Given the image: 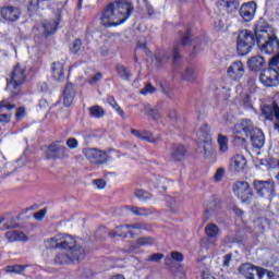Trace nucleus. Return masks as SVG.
<instances>
[{"mask_svg": "<svg viewBox=\"0 0 279 279\" xmlns=\"http://www.w3.org/2000/svg\"><path fill=\"white\" fill-rule=\"evenodd\" d=\"M134 12L132 2L117 0L107 4L100 16V23L104 27H119L123 25Z\"/></svg>", "mask_w": 279, "mask_h": 279, "instance_id": "nucleus-1", "label": "nucleus"}, {"mask_svg": "<svg viewBox=\"0 0 279 279\" xmlns=\"http://www.w3.org/2000/svg\"><path fill=\"white\" fill-rule=\"evenodd\" d=\"M256 45L263 53L272 56L279 51V39L271 35V25L264 20H259L255 25Z\"/></svg>", "mask_w": 279, "mask_h": 279, "instance_id": "nucleus-2", "label": "nucleus"}, {"mask_svg": "<svg viewBox=\"0 0 279 279\" xmlns=\"http://www.w3.org/2000/svg\"><path fill=\"white\" fill-rule=\"evenodd\" d=\"M7 78V88L11 90L9 99L14 101V99H21L23 97V84L27 82V68L16 63Z\"/></svg>", "mask_w": 279, "mask_h": 279, "instance_id": "nucleus-3", "label": "nucleus"}, {"mask_svg": "<svg viewBox=\"0 0 279 279\" xmlns=\"http://www.w3.org/2000/svg\"><path fill=\"white\" fill-rule=\"evenodd\" d=\"M232 132L233 134L250 136L254 149H263L265 147V133H263V130L254 128L252 120L246 119L234 124Z\"/></svg>", "mask_w": 279, "mask_h": 279, "instance_id": "nucleus-4", "label": "nucleus"}, {"mask_svg": "<svg viewBox=\"0 0 279 279\" xmlns=\"http://www.w3.org/2000/svg\"><path fill=\"white\" fill-rule=\"evenodd\" d=\"M49 250H68L70 254H76L80 250H84V247L77 245V242L73 236L69 234H57L53 238H50L46 241Z\"/></svg>", "mask_w": 279, "mask_h": 279, "instance_id": "nucleus-5", "label": "nucleus"}, {"mask_svg": "<svg viewBox=\"0 0 279 279\" xmlns=\"http://www.w3.org/2000/svg\"><path fill=\"white\" fill-rule=\"evenodd\" d=\"M254 45H256V28L254 32L247 29L241 31L236 38L238 56H247L254 49Z\"/></svg>", "mask_w": 279, "mask_h": 279, "instance_id": "nucleus-6", "label": "nucleus"}, {"mask_svg": "<svg viewBox=\"0 0 279 279\" xmlns=\"http://www.w3.org/2000/svg\"><path fill=\"white\" fill-rule=\"evenodd\" d=\"M57 8L59 9L54 12V19L47 20L43 23L45 38L53 36V34L58 32L60 23H62V12H64V2H58Z\"/></svg>", "mask_w": 279, "mask_h": 279, "instance_id": "nucleus-7", "label": "nucleus"}, {"mask_svg": "<svg viewBox=\"0 0 279 279\" xmlns=\"http://www.w3.org/2000/svg\"><path fill=\"white\" fill-rule=\"evenodd\" d=\"M86 256V251L80 248L77 255L74 253H58L54 256L53 263L54 265H71V263H80L84 260Z\"/></svg>", "mask_w": 279, "mask_h": 279, "instance_id": "nucleus-8", "label": "nucleus"}, {"mask_svg": "<svg viewBox=\"0 0 279 279\" xmlns=\"http://www.w3.org/2000/svg\"><path fill=\"white\" fill-rule=\"evenodd\" d=\"M233 193L242 202V204H247V202L254 197V191L247 181L235 182Z\"/></svg>", "mask_w": 279, "mask_h": 279, "instance_id": "nucleus-9", "label": "nucleus"}, {"mask_svg": "<svg viewBox=\"0 0 279 279\" xmlns=\"http://www.w3.org/2000/svg\"><path fill=\"white\" fill-rule=\"evenodd\" d=\"M253 189L259 197H271L276 191V182L274 179H269L267 181L254 180Z\"/></svg>", "mask_w": 279, "mask_h": 279, "instance_id": "nucleus-10", "label": "nucleus"}, {"mask_svg": "<svg viewBox=\"0 0 279 279\" xmlns=\"http://www.w3.org/2000/svg\"><path fill=\"white\" fill-rule=\"evenodd\" d=\"M265 271H267V269L250 263L242 264L239 267V274L244 276L246 279H255L256 276L258 279H263L265 278Z\"/></svg>", "mask_w": 279, "mask_h": 279, "instance_id": "nucleus-11", "label": "nucleus"}, {"mask_svg": "<svg viewBox=\"0 0 279 279\" xmlns=\"http://www.w3.org/2000/svg\"><path fill=\"white\" fill-rule=\"evenodd\" d=\"M83 154L92 165H106L108 162V153L98 148H85Z\"/></svg>", "mask_w": 279, "mask_h": 279, "instance_id": "nucleus-12", "label": "nucleus"}, {"mask_svg": "<svg viewBox=\"0 0 279 279\" xmlns=\"http://www.w3.org/2000/svg\"><path fill=\"white\" fill-rule=\"evenodd\" d=\"M0 19L4 23H16L21 19V9L14 5H4L0 8Z\"/></svg>", "mask_w": 279, "mask_h": 279, "instance_id": "nucleus-13", "label": "nucleus"}, {"mask_svg": "<svg viewBox=\"0 0 279 279\" xmlns=\"http://www.w3.org/2000/svg\"><path fill=\"white\" fill-rule=\"evenodd\" d=\"M69 158V149L65 146L50 144L46 150V160H62Z\"/></svg>", "mask_w": 279, "mask_h": 279, "instance_id": "nucleus-14", "label": "nucleus"}, {"mask_svg": "<svg viewBox=\"0 0 279 279\" xmlns=\"http://www.w3.org/2000/svg\"><path fill=\"white\" fill-rule=\"evenodd\" d=\"M256 10H257L256 2L250 1V2L243 3L240 7L239 14L245 23H250V21H254Z\"/></svg>", "mask_w": 279, "mask_h": 279, "instance_id": "nucleus-15", "label": "nucleus"}, {"mask_svg": "<svg viewBox=\"0 0 279 279\" xmlns=\"http://www.w3.org/2000/svg\"><path fill=\"white\" fill-rule=\"evenodd\" d=\"M247 168V159L243 155H235L231 158L229 165L230 173H241Z\"/></svg>", "mask_w": 279, "mask_h": 279, "instance_id": "nucleus-16", "label": "nucleus"}, {"mask_svg": "<svg viewBox=\"0 0 279 279\" xmlns=\"http://www.w3.org/2000/svg\"><path fill=\"white\" fill-rule=\"evenodd\" d=\"M227 73L231 80L239 82L243 75H245V66L241 61H234L227 70Z\"/></svg>", "mask_w": 279, "mask_h": 279, "instance_id": "nucleus-17", "label": "nucleus"}, {"mask_svg": "<svg viewBox=\"0 0 279 279\" xmlns=\"http://www.w3.org/2000/svg\"><path fill=\"white\" fill-rule=\"evenodd\" d=\"M75 85H73L71 82L66 83L62 94V101L65 108H71L73 106V101H75Z\"/></svg>", "mask_w": 279, "mask_h": 279, "instance_id": "nucleus-18", "label": "nucleus"}, {"mask_svg": "<svg viewBox=\"0 0 279 279\" xmlns=\"http://www.w3.org/2000/svg\"><path fill=\"white\" fill-rule=\"evenodd\" d=\"M248 70L253 73H260L267 68V61L262 56H255L247 61Z\"/></svg>", "mask_w": 279, "mask_h": 279, "instance_id": "nucleus-19", "label": "nucleus"}, {"mask_svg": "<svg viewBox=\"0 0 279 279\" xmlns=\"http://www.w3.org/2000/svg\"><path fill=\"white\" fill-rule=\"evenodd\" d=\"M217 7L225 10V12H227V14H234V12H239V8H241V1H239V0H218Z\"/></svg>", "mask_w": 279, "mask_h": 279, "instance_id": "nucleus-20", "label": "nucleus"}, {"mask_svg": "<svg viewBox=\"0 0 279 279\" xmlns=\"http://www.w3.org/2000/svg\"><path fill=\"white\" fill-rule=\"evenodd\" d=\"M189 150L182 144H174L171 148L170 156L175 162H182L186 158Z\"/></svg>", "mask_w": 279, "mask_h": 279, "instance_id": "nucleus-21", "label": "nucleus"}, {"mask_svg": "<svg viewBox=\"0 0 279 279\" xmlns=\"http://www.w3.org/2000/svg\"><path fill=\"white\" fill-rule=\"evenodd\" d=\"M4 239H7L9 243H16V242L25 243L29 241V238L25 233H23V231H16V230L8 231L4 234Z\"/></svg>", "mask_w": 279, "mask_h": 279, "instance_id": "nucleus-22", "label": "nucleus"}, {"mask_svg": "<svg viewBox=\"0 0 279 279\" xmlns=\"http://www.w3.org/2000/svg\"><path fill=\"white\" fill-rule=\"evenodd\" d=\"M131 134L141 141H146V143H156L158 141V137H155L149 131H138L136 129H132Z\"/></svg>", "mask_w": 279, "mask_h": 279, "instance_id": "nucleus-23", "label": "nucleus"}, {"mask_svg": "<svg viewBox=\"0 0 279 279\" xmlns=\"http://www.w3.org/2000/svg\"><path fill=\"white\" fill-rule=\"evenodd\" d=\"M52 77L57 82H64V64L60 62H53L51 65Z\"/></svg>", "mask_w": 279, "mask_h": 279, "instance_id": "nucleus-24", "label": "nucleus"}, {"mask_svg": "<svg viewBox=\"0 0 279 279\" xmlns=\"http://www.w3.org/2000/svg\"><path fill=\"white\" fill-rule=\"evenodd\" d=\"M119 228H121V226L116 227V231H109L108 236H110V239H117V236H120L121 239H128V235L130 234L131 238H134V232L130 231V229H123L119 231Z\"/></svg>", "mask_w": 279, "mask_h": 279, "instance_id": "nucleus-25", "label": "nucleus"}, {"mask_svg": "<svg viewBox=\"0 0 279 279\" xmlns=\"http://www.w3.org/2000/svg\"><path fill=\"white\" fill-rule=\"evenodd\" d=\"M116 71L121 80H125L126 82L132 80V72L125 65H123V63H117Z\"/></svg>", "mask_w": 279, "mask_h": 279, "instance_id": "nucleus-26", "label": "nucleus"}, {"mask_svg": "<svg viewBox=\"0 0 279 279\" xmlns=\"http://www.w3.org/2000/svg\"><path fill=\"white\" fill-rule=\"evenodd\" d=\"M206 210L205 215H209V213H216V210H219L221 208V201L217 196H213L211 199L206 203Z\"/></svg>", "mask_w": 279, "mask_h": 279, "instance_id": "nucleus-27", "label": "nucleus"}, {"mask_svg": "<svg viewBox=\"0 0 279 279\" xmlns=\"http://www.w3.org/2000/svg\"><path fill=\"white\" fill-rule=\"evenodd\" d=\"M88 110L92 119H104L106 117V110L99 105L92 106Z\"/></svg>", "mask_w": 279, "mask_h": 279, "instance_id": "nucleus-28", "label": "nucleus"}, {"mask_svg": "<svg viewBox=\"0 0 279 279\" xmlns=\"http://www.w3.org/2000/svg\"><path fill=\"white\" fill-rule=\"evenodd\" d=\"M134 195L140 199V202H149L154 198V195L150 192L143 189H136L134 191Z\"/></svg>", "mask_w": 279, "mask_h": 279, "instance_id": "nucleus-29", "label": "nucleus"}, {"mask_svg": "<svg viewBox=\"0 0 279 279\" xmlns=\"http://www.w3.org/2000/svg\"><path fill=\"white\" fill-rule=\"evenodd\" d=\"M205 234L208 239H217L219 236V227L215 223H208L205 227Z\"/></svg>", "mask_w": 279, "mask_h": 279, "instance_id": "nucleus-30", "label": "nucleus"}, {"mask_svg": "<svg viewBox=\"0 0 279 279\" xmlns=\"http://www.w3.org/2000/svg\"><path fill=\"white\" fill-rule=\"evenodd\" d=\"M129 210L133 213V215H136L137 217H148V215H151V209H147L145 207H129Z\"/></svg>", "mask_w": 279, "mask_h": 279, "instance_id": "nucleus-31", "label": "nucleus"}, {"mask_svg": "<svg viewBox=\"0 0 279 279\" xmlns=\"http://www.w3.org/2000/svg\"><path fill=\"white\" fill-rule=\"evenodd\" d=\"M107 101L109 106H112L116 109V112L121 117V119H125V111L121 109V106H119V102H117V99H114L113 96L108 97Z\"/></svg>", "mask_w": 279, "mask_h": 279, "instance_id": "nucleus-32", "label": "nucleus"}, {"mask_svg": "<svg viewBox=\"0 0 279 279\" xmlns=\"http://www.w3.org/2000/svg\"><path fill=\"white\" fill-rule=\"evenodd\" d=\"M231 143L233 147H247V138L241 134H234Z\"/></svg>", "mask_w": 279, "mask_h": 279, "instance_id": "nucleus-33", "label": "nucleus"}, {"mask_svg": "<svg viewBox=\"0 0 279 279\" xmlns=\"http://www.w3.org/2000/svg\"><path fill=\"white\" fill-rule=\"evenodd\" d=\"M170 256L166 258V265H170L172 260H175V263H182L184 260V255L178 251H172Z\"/></svg>", "mask_w": 279, "mask_h": 279, "instance_id": "nucleus-34", "label": "nucleus"}, {"mask_svg": "<svg viewBox=\"0 0 279 279\" xmlns=\"http://www.w3.org/2000/svg\"><path fill=\"white\" fill-rule=\"evenodd\" d=\"M27 267H29V265H11L5 267V271H8V274H21L26 270Z\"/></svg>", "mask_w": 279, "mask_h": 279, "instance_id": "nucleus-35", "label": "nucleus"}, {"mask_svg": "<svg viewBox=\"0 0 279 279\" xmlns=\"http://www.w3.org/2000/svg\"><path fill=\"white\" fill-rule=\"evenodd\" d=\"M218 145H219V150L222 151V154H226L228 151V136L223 134H218Z\"/></svg>", "mask_w": 279, "mask_h": 279, "instance_id": "nucleus-36", "label": "nucleus"}, {"mask_svg": "<svg viewBox=\"0 0 279 279\" xmlns=\"http://www.w3.org/2000/svg\"><path fill=\"white\" fill-rule=\"evenodd\" d=\"M191 43H193V31L187 28L181 37V45L182 47H186L187 45H191Z\"/></svg>", "mask_w": 279, "mask_h": 279, "instance_id": "nucleus-37", "label": "nucleus"}, {"mask_svg": "<svg viewBox=\"0 0 279 279\" xmlns=\"http://www.w3.org/2000/svg\"><path fill=\"white\" fill-rule=\"evenodd\" d=\"M195 77L196 73L193 69H186L185 72L182 74V80H184V82H193Z\"/></svg>", "mask_w": 279, "mask_h": 279, "instance_id": "nucleus-38", "label": "nucleus"}, {"mask_svg": "<svg viewBox=\"0 0 279 279\" xmlns=\"http://www.w3.org/2000/svg\"><path fill=\"white\" fill-rule=\"evenodd\" d=\"M154 243H156V240L151 236H144V238H138L137 239V244L140 246L143 245H154Z\"/></svg>", "mask_w": 279, "mask_h": 279, "instance_id": "nucleus-39", "label": "nucleus"}, {"mask_svg": "<svg viewBox=\"0 0 279 279\" xmlns=\"http://www.w3.org/2000/svg\"><path fill=\"white\" fill-rule=\"evenodd\" d=\"M165 258V254L162 253H154L147 257V263H160Z\"/></svg>", "mask_w": 279, "mask_h": 279, "instance_id": "nucleus-40", "label": "nucleus"}, {"mask_svg": "<svg viewBox=\"0 0 279 279\" xmlns=\"http://www.w3.org/2000/svg\"><path fill=\"white\" fill-rule=\"evenodd\" d=\"M225 177H226V169L218 168L214 175V182H221V180H223Z\"/></svg>", "mask_w": 279, "mask_h": 279, "instance_id": "nucleus-41", "label": "nucleus"}, {"mask_svg": "<svg viewBox=\"0 0 279 279\" xmlns=\"http://www.w3.org/2000/svg\"><path fill=\"white\" fill-rule=\"evenodd\" d=\"M130 228H132L133 230H141L143 228V225L141 223L122 225L118 228V232H121V230H130Z\"/></svg>", "mask_w": 279, "mask_h": 279, "instance_id": "nucleus-42", "label": "nucleus"}, {"mask_svg": "<svg viewBox=\"0 0 279 279\" xmlns=\"http://www.w3.org/2000/svg\"><path fill=\"white\" fill-rule=\"evenodd\" d=\"M80 49H82V39L78 38L73 41L70 51H72L75 54L80 52Z\"/></svg>", "mask_w": 279, "mask_h": 279, "instance_id": "nucleus-43", "label": "nucleus"}, {"mask_svg": "<svg viewBox=\"0 0 279 279\" xmlns=\"http://www.w3.org/2000/svg\"><path fill=\"white\" fill-rule=\"evenodd\" d=\"M14 228H19V222L15 219H11L2 226V230H14Z\"/></svg>", "mask_w": 279, "mask_h": 279, "instance_id": "nucleus-44", "label": "nucleus"}, {"mask_svg": "<svg viewBox=\"0 0 279 279\" xmlns=\"http://www.w3.org/2000/svg\"><path fill=\"white\" fill-rule=\"evenodd\" d=\"M146 112L148 117L154 119V121H158V119H160V112L157 108H149Z\"/></svg>", "mask_w": 279, "mask_h": 279, "instance_id": "nucleus-45", "label": "nucleus"}, {"mask_svg": "<svg viewBox=\"0 0 279 279\" xmlns=\"http://www.w3.org/2000/svg\"><path fill=\"white\" fill-rule=\"evenodd\" d=\"M46 216H47V208H44L34 214V219H36V221H43V219H45Z\"/></svg>", "mask_w": 279, "mask_h": 279, "instance_id": "nucleus-46", "label": "nucleus"}, {"mask_svg": "<svg viewBox=\"0 0 279 279\" xmlns=\"http://www.w3.org/2000/svg\"><path fill=\"white\" fill-rule=\"evenodd\" d=\"M16 121H23L25 119V107H20L15 111Z\"/></svg>", "mask_w": 279, "mask_h": 279, "instance_id": "nucleus-47", "label": "nucleus"}, {"mask_svg": "<svg viewBox=\"0 0 279 279\" xmlns=\"http://www.w3.org/2000/svg\"><path fill=\"white\" fill-rule=\"evenodd\" d=\"M147 93L154 94L156 93V87L151 85V83H148L142 90L141 95H147Z\"/></svg>", "mask_w": 279, "mask_h": 279, "instance_id": "nucleus-48", "label": "nucleus"}, {"mask_svg": "<svg viewBox=\"0 0 279 279\" xmlns=\"http://www.w3.org/2000/svg\"><path fill=\"white\" fill-rule=\"evenodd\" d=\"M102 78H104V74H101V72H98L88 81V84L93 86L97 84V82H101Z\"/></svg>", "mask_w": 279, "mask_h": 279, "instance_id": "nucleus-49", "label": "nucleus"}, {"mask_svg": "<svg viewBox=\"0 0 279 279\" xmlns=\"http://www.w3.org/2000/svg\"><path fill=\"white\" fill-rule=\"evenodd\" d=\"M66 145L70 149H77L80 143L77 142V140H75V137H70L66 141Z\"/></svg>", "mask_w": 279, "mask_h": 279, "instance_id": "nucleus-50", "label": "nucleus"}, {"mask_svg": "<svg viewBox=\"0 0 279 279\" xmlns=\"http://www.w3.org/2000/svg\"><path fill=\"white\" fill-rule=\"evenodd\" d=\"M172 58H173L174 65H175V62H178V60H182V56L180 54V48L178 47L173 48Z\"/></svg>", "mask_w": 279, "mask_h": 279, "instance_id": "nucleus-51", "label": "nucleus"}, {"mask_svg": "<svg viewBox=\"0 0 279 279\" xmlns=\"http://www.w3.org/2000/svg\"><path fill=\"white\" fill-rule=\"evenodd\" d=\"M95 186H97V189L101 190V189H106V180L104 179H95L94 181Z\"/></svg>", "mask_w": 279, "mask_h": 279, "instance_id": "nucleus-52", "label": "nucleus"}, {"mask_svg": "<svg viewBox=\"0 0 279 279\" xmlns=\"http://www.w3.org/2000/svg\"><path fill=\"white\" fill-rule=\"evenodd\" d=\"M230 263H232V253L223 256L222 267H230Z\"/></svg>", "mask_w": 279, "mask_h": 279, "instance_id": "nucleus-53", "label": "nucleus"}, {"mask_svg": "<svg viewBox=\"0 0 279 279\" xmlns=\"http://www.w3.org/2000/svg\"><path fill=\"white\" fill-rule=\"evenodd\" d=\"M0 108H5L7 110H14V108H16V105L8 104V100H1Z\"/></svg>", "mask_w": 279, "mask_h": 279, "instance_id": "nucleus-54", "label": "nucleus"}, {"mask_svg": "<svg viewBox=\"0 0 279 279\" xmlns=\"http://www.w3.org/2000/svg\"><path fill=\"white\" fill-rule=\"evenodd\" d=\"M12 117L8 113L0 114V123H10Z\"/></svg>", "mask_w": 279, "mask_h": 279, "instance_id": "nucleus-55", "label": "nucleus"}, {"mask_svg": "<svg viewBox=\"0 0 279 279\" xmlns=\"http://www.w3.org/2000/svg\"><path fill=\"white\" fill-rule=\"evenodd\" d=\"M201 134H205V136H210V126L208 124H204L201 128Z\"/></svg>", "mask_w": 279, "mask_h": 279, "instance_id": "nucleus-56", "label": "nucleus"}, {"mask_svg": "<svg viewBox=\"0 0 279 279\" xmlns=\"http://www.w3.org/2000/svg\"><path fill=\"white\" fill-rule=\"evenodd\" d=\"M265 276H267L268 279H279V276L276 275L272 270H267L265 271Z\"/></svg>", "mask_w": 279, "mask_h": 279, "instance_id": "nucleus-57", "label": "nucleus"}, {"mask_svg": "<svg viewBox=\"0 0 279 279\" xmlns=\"http://www.w3.org/2000/svg\"><path fill=\"white\" fill-rule=\"evenodd\" d=\"M146 12L148 16H154L155 14L154 7L149 2H146Z\"/></svg>", "mask_w": 279, "mask_h": 279, "instance_id": "nucleus-58", "label": "nucleus"}, {"mask_svg": "<svg viewBox=\"0 0 279 279\" xmlns=\"http://www.w3.org/2000/svg\"><path fill=\"white\" fill-rule=\"evenodd\" d=\"M233 213L236 215V217H243V211L239 207H233Z\"/></svg>", "mask_w": 279, "mask_h": 279, "instance_id": "nucleus-59", "label": "nucleus"}, {"mask_svg": "<svg viewBox=\"0 0 279 279\" xmlns=\"http://www.w3.org/2000/svg\"><path fill=\"white\" fill-rule=\"evenodd\" d=\"M137 49H147V44H142V43H140V44H137Z\"/></svg>", "mask_w": 279, "mask_h": 279, "instance_id": "nucleus-60", "label": "nucleus"}, {"mask_svg": "<svg viewBox=\"0 0 279 279\" xmlns=\"http://www.w3.org/2000/svg\"><path fill=\"white\" fill-rule=\"evenodd\" d=\"M83 3H84V0H78V2L76 4L77 10H82Z\"/></svg>", "mask_w": 279, "mask_h": 279, "instance_id": "nucleus-61", "label": "nucleus"}, {"mask_svg": "<svg viewBox=\"0 0 279 279\" xmlns=\"http://www.w3.org/2000/svg\"><path fill=\"white\" fill-rule=\"evenodd\" d=\"M111 279H125V277L123 275H114Z\"/></svg>", "mask_w": 279, "mask_h": 279, "instance_id": "nucleus-62", "label": "nucleus"}, {"mask_svg": "<svg viewBox=\"0 0 279 279\" xmlns=\"http://www.w3.org/2000/svg\"><path fill=\"white\" fill-rule=\"evenodd\" d=\"M203 134V136H204V143H206V141H208V138H210V136H206V134L205 133H202Z\"/></svg>", "mask_w": 279, "mask_h": 279, "instance_id": "nucleus-63", "label": "nucleus"}, {"mask_svg": "<svg viewBox=\"0 0 279 279\" xmlns=\"http://www.w3.org/2000/svg\"><path fill=\"white\" fill-rule=\"evenodd\" d=\"M134 61L138 62V57H136V54L134 56Z\"/></svg>", "mask_w": 279, "mask_h": 279, "instance_id": "nucleus-64", "label": "nucleus"}]
</instances>
